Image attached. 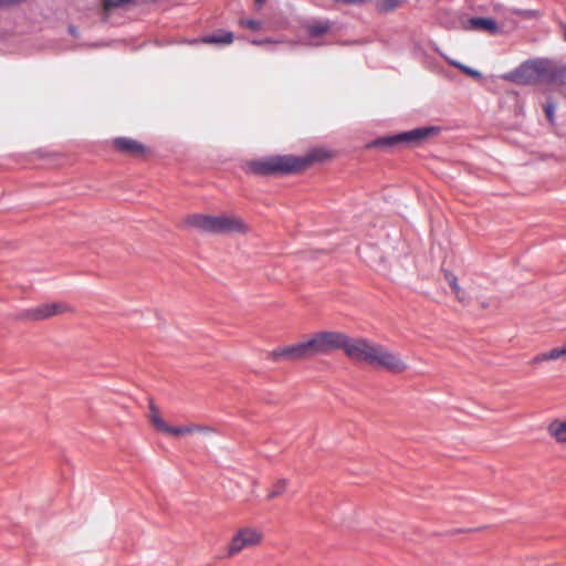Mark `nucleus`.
Wrapping results in <instances>:
<instances>
[{
    "instance_id": "412c9836",
    "label": "nucleus",
    "mask_w": 566,
    "mask_h": 566,
    "mask_svg": "<svg viewBox=\"0 0 566 566\" xmlns=\"http://www.w3.org/2000/svg\"><path fill=\"white\" fill-rule=\"evenodd\" d=\"M239 24L243 28H248L250 30L256 31L261 29V22L253 19H243L240 20Z\"/></svg>"
},
{
    "instance_id": "423d86ee",
    "label": "nucleus",
    "mask_w": 566,
    "mask_h": 566,
    "mask_svg": "<svg viewBox=\"0 0 566 566\" xmlns=\"http://www.w3.org/2000/svg\"><path fill=\"white\" fill-rule=\"evenodd\" d=\"M522 73L530 82H555L558 77L557 66L547 60H535L522 66Z\"/></svg>"
},
{
    "instance_id": "b1692460",
    "label": "nucleus",
    "mask_w": 566,
    "mask_h": 566,
    "mask_svg": "<svg viewBox=\"0 0 566 566\" xmlns=\"http://www.w3.org/2000/svg\"><path fill=\"white\" fill-rule=\"evenodd\" d=\"M21 2V0H0V7H11L17 6Z\"/></svg>"
},
{
    "instance_id": "5701e85b",
    "label": "nucleus",
    "mask_w": 566,
    "mask_h": 566,
    "mask_svg": "<svg viewBox=\"0 0 566 566\" xmlns=\"http://www.w3.org/2000/svg\"><path fill=\"white\" fill-rule=\"evenodd\" d=\"M190 428L192 429V433H196V432H212L213 429L208 427V426H202V424H190Z\"/></svg>"
},
{
    "instance_id": "2eb2a0df",
    "label": "nucleus",
    "mask_w": 566,
    "mask_h": 566,
    "mask_svg": "<svg viewBox=\"0 0 566 566\" xmlns=\"http://www.w3.org/2000/svg\"><path fill=\"white\" fill-rule=\"evenodd\" d=\"M160 432L170 434V436H175V437H179V436H185V434H191L192 429L190 428V424L174 427V426H169L168 423H166Z\"/></svg>"
},
{
    "instance_id": "f257e3e1",
    "label": "nucleus",
    "mask_w": 566,
    "mask_h": 566,
    "mask_svg": "<svg viewBox=\"0 0 566 566\" xmlns=\"http://www.w3.org/2000/svg\"><path fill=\"white\" fill-rule=\"evenodd\" d=\"M344 354H387L386 349L364 337H350L338 331H321L304 339L284 346L272 354H305L338 352Z\"/></svg>"
},
{
    "instance_id": "7ed1b4c3",
    "label": "nucleus",
    "mask_w": 566,
    "mask_h": 566,
    "mask_svg": "<svg viewBox=\"0 0 566 566\" xmlns=\"http://www.w3.org/2000/svg\"><path fill=\"white\" fill-rule=\"evenodd\" d=\"M263 533L256 527L244 526L239 528L227 546V556L234 557L244 549L254 548L263 542Z\"/></svg>"
},
{
    "instance_id": "39448f33",
    "label": "nucleus",
    "mask_w": 566,
    "mask_h": 566,
    "mask_svg": "<svg viewBox=\"0 0 566 566\" xmlns=\"http://www.w3.org/2000/svg\"><path fill=\"white\" fill-rule=\"evenodd\" d=\"M358 363L373 370L386 371L391 374H401L406 371L410 364L401 359L400 356H355Z\"/></svg>"
},
{
    "instance_id": "f3484780",
    "label": "nucleus",
    "mask_w": 566,
    "mask_h": 566,
    "mask_svg": "<svg viewBox=\"0 0 566 566\" xmlns=\"http://www.w3.org/2000/svg\"><path fill=\"white\" fill-rule=\"evenodd\" d=\"M138 0H104L103 8L105 11H112L116 8H126L135 4Z\"/></svg>"
},
{
    "instance_id": "9d476101",
    "label": "nucleus",
    "mask_w": 566,
    "mask_h": 566,
    "mask_svg": "<svg viewBox=\"0 0 566 566\" xmlns=\"http://www.w3.org/2000/svg\"><path fill=\"white\" fill-rule=\"evenodd\" d=\"M250 226L239 216L220 214L218 234H247Z\"/></svg>"
},
{
    "instance_id": "0eeeda50",
    "label": "nucleus",
    "mask_w": 566,
    "mask_h": 566,
    "mask_svg": "<svg viewBox=\"0 0 566 566\" xmlns=\"http://www.w3.org/2000/svg\"><path fill=\"white\" fill-rule=\"evenodd\" d=\"M70 311L71 307L65 303H46L22 311L19 314V318L25 321H42Z\"/></svg>"
},
{
    "instance_id": "c85d7f7f",
    "label": "nucleus",
    "mask_w": 566,
    "mask_h": 566,
    "mask_svg": "<svg viewBox=\"0 0 566 566\" xmlns=\"http://www.w3.org/2000/svg\"><path fill=\"white\" fill-rule=\"evenodd\" d=\"M69 30L71 34L75 35L76 30L74 27H70Z\"/></svg>"
},
{
    "instance_id": "f03ea898",
    "label": "nucleus",
    "mask_w": 566,
    "mask_h": 566,
    "mask_svg": "<svg viewBox=\"0 0 566 566\" xmlns=\"http://www.w3.org/2000/svg\"><path fill=\"white\" fill-rule=\"evenodd\" d=\"M332 154L323 148H315L305 156L276 155L252 160L248 164L249 170L256 175H290L306 170L315 163H323Z\"/></svg>"
},
{
    "instance_id": "9b49d317",
    "label": "nucleus",
    "mask_w": 566,
    "mask_h": 566,
    "mask_svg": "<svg viewBox=\"0 0 566 566\" xmlns=\"http://www.w3.org/2000/svg\"><path fill=\"white\" fill-rule=\"evenodd\" d=\"M546 432L557 444L566 446V417L552 419L546 426Z\"/></svg>"
},
{
    "instance_id": "20e7f679",
    "label": "nucleus",
    "mask_w": 566,
    "mask_h": 566,
    "mask_svg": "<svg viewBox=\"0 0 566 566\" xmlns=\"http://www.w3.org/2000/svg\"><path fill=\"white\" fill-rule=\"evenodd\" d=\"M436 132H438V128L436 127H420L394 136L378 138L374 142V145L377 147H391L399 144L417 146L432 136Z\"/></svg>"
},
{
    "instance_id": "4be33fe9",
    "label": "nucleus",
    "mask_w": 566,
    "mask_h": 566,
    "mask_svg": "<svg viewBox=\"0 0 566 566\" xmlns=\"http://www.w3.org/2000/svg\"><path fill=\"white\" fill-rule=\"evenodd\" d=\"M452 65L457 66L458 69H460L462 72H464L465 74L472 76V77H479L480 76V72L475 71V70H472L461 63H457V62H451Z\"/></svg>"
},
{
    "instance_id": "6ab92c4d",
    "label": "nucleus",
    "mask_w": 566,
    "mask_h": 566,
    "mask_svg": "<svg viewBox=\"0 0 566 566\" xmlns=\"http://www.w3.org/2000/svg\"><path fill=\"white\" fill-rule=\"evenodd\" d=\"M329 29H331V24L328 21H319V22L313 23L308 28V31H310L311 35L318 36V35H322V34L328 32Z\"/></svg>"
},
{
    "instance_id": "1a4fd4ad",
    "label": "nucleus",
    "mask_w": 566,
    "mask_h": 566,
    "mask_svg": "<svg viewBox=\"0 0 566 566\" xmlns=\"http://www.w3.org/2000/svg\"><path fill=\"white\" fill-rule=\"evenodd\" d=\"M220 214L195 213L186 218L185 223L201 232L218 234Z\"/></svg>"
},
{
    "instance_id": "aec40b11",
    "label": "nucleus",
    "mask_w": 566,
    "mask_h": 566,
    "mask_svg": "<svg viewBox=\"0 0 566 566\" xmlns=\"http://www.w3.org/2000/svg\"><path fill=\"white\" fill-rule=\"evenodd\" d=\"M401 4V0H378V6L382 11H392Z\"/></svg>"
},
{
    "instance_id": "6e6552de",
    "label": "nucleus",
    "mask_w": 566,
    "mask_h": 566,
    "mask_svg": "<svg viewBox=\"0 0 566 566\" xmlns=\"http://www.w3.org/2000/svg\"><path fill=\"white\" fill-rule=\"evenodd\" d=\"M112 146L117 153L130 157L142 158L149 153L147 146L130 137H116L112 140Z\"/></svg>"
},
{
    "instance_id": "a211bd4d",
    "label": "nucleus",
    "mask_w": 566,
    "mask_h": 566,
    "mask_svg": "<svg viewBox=\"0 0 566 566\" xmlns=\"http://www.w3.org/2000/svg\"><path fill=\"white\" fill-rule=\"evenodd\" d=\"M444 279L448 282L449 286L452 289V291H453L454 295L457 296V298L462 301V290H461V287L458 284L457 276L453 273H451L449 271H446L444 272Z\"/></svg>"
},
{
    "instance_id": "f8f14e48",
    "label": "nucleus",
    "mask_w": 566,
    "mask_h": 566,
    "mask_svg": "<svg viewBox=\"0 0 566 566\" xmlns=\"http://www.w3.org/2000/svg\"><path fill=\"white\" fill-rule=\"evenodd\" d=\"M464 30L485 31L491 34L499 32L496 22L491 18H471L463 24Z\"/></svg>"
},
{
    "instance_id": "393cba45",
    "label": "nucleus",
    "mask_w": 566,
    "mask_h": 566,
    "mask_svg": "<svg viewBox=\"0 0 566 566\" xmlns=\"http://www.w3.org/2000/svg\"><path fill=\"white\" fill-rule=\"evenodd\" d=\"M554 357L555 356H553V355H549V356H536L534 359H532L531 364L532 365H536V364L543 361L546 358H554Z\"/></svg>"
},
{
    "instance_id": "dca6fc26",
    "label": "nucleus",
    "mask_w": 566,
    "mask_h": 566,
    "mask_svg": "<svg viewBox=\"0 0 566 566\" xmlns=\"http://www.w3.org/2000/svg\"><path fill=\"white\" fill-rule=\"evenodd\" d=\"M287 485H289V481L286 479L277 480L271 486V489H270V491L268 493V499L269 500H273L275 497L281 496L286 491Z\"/></svg>"
},
{
    "instance_id": "ddd939ff",
    "label": "nucleus",
    "mask_w": 566,
    "mask_h": 566,
    "mask_svg": "<svg viewBox=\"0 0 566 566\" xmlns=\"http://www.w3.org/2000/svg\"><path fill=\"white\" fill-rule=\"evenodd\" d=\"M234 35L230 31H219L216 34L203 36L200 42L205 44H231Z\"/></svg>"
},
{
    "instance_id": "a878e982",
    "label": "nucleus",
    "mask_w": 566,
    "mask_h": 566,
    "mask_svg": "<svg viewBox=\"0 0 566 566\" xmlns=\"http://www.w3.org/2000/svg\"><path fill=\"white\" fill-rule=\"evenodd\" d=\"M549 354H566V344L560 347L553 348Z\"/></svg>"
},
{
    "instance_id": "4468645a",
    "label": "nucleus",
    "mask_w": 566,
    "mask_h": 566,
    "mask_svg": "<svg viewBox=\"0 0 566 566\" xmlns=\"http://www.w3.org/2000/svg\"><path fill=\"white\" fill-rule=\"evenodd\" d=\"M148 419L150 421V423L154 426V428L157 430V431H161V429L165 427V424L167 423L160 416V412H159V409L157 408V406L154 403L153 400L149 401V408H148Z\"/></svg>"
},
{
    "instance_id": "cd10ccee",
    "label": "nucleus",
    "mask_w": 566,
    "mask_h": 566,
    "mask_svg": "<svg viewBox=\"0 0 566 566\" xmlns=\"http://www.w3.org/2000/svg\"><path fill=\"white\" fill-rule=\"evenodd\" d=\"M279 356H265L266 360L274 361Z\"/></svg>"
},
{
    "instance_id": "bb28decb",
    "label": "nucleus",
    "mask_w": 566,
    "mask_h": 566,
    "mask_svg": "<svg viewBox=\"0 0 566 566\" xmlns=\"http://www.w3.org/2000/svg\"><path fill=\"white\" fill-rule=\"evenodd\" d=\"M266 0H255V4L260 8Z\"/></svg>"
}]
</instances>
